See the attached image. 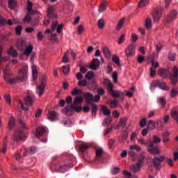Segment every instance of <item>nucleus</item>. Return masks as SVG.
I'll return each mask as SVG.
<instances>
[{
    "label": "nucleus",
    "mask_w": 178,
    "mask_h": 178,
    "mask_svg": "<svg viewBox=\"0 0 178 178\" xmlns=\"http://www.w3.org/2000/svg\"><path fill=\"white\" fill-rule=\"evenodd\" d=\"M6 141H8V136H6L3 139L2 152L5 154L6 152Z\"/></svg>",
    "instance_id": "e2e57ef3"
},
{
    "label": "nucleus",
    "mask_w": 178,
    "mask_h": 178,
    "mask_svg": "<svg viewBox=\"0 0 178 178\" xmlns=\"http://www.w3.org/2000/svg\"><path fill=\"white\" fill-rule=\"evenodd\" d=\"M104 124H106L108 126L111 123H112V118L111 117H106L104 120Z\"/></svg>",
    "instance_id": "338daca9"
},
{
    "label": "nucleus",
    "mask_w": 178,
    "mask_h": 178,
    "mask_svg": "<svg viewBox=\"0 0 178 178\" xmlns=\"http://www.w3.org/2000/svg\"><path fill=\"white\" fill-rule=\"evenodd\" d=\"M125 54L127 58H133L136 55V47H134V44H129L125 49Z\"/></svg>",
    "instance_id": "1a4fd4ad"
},
{
    "label": "nucleus",
    "mask_w": 178,
    "mask_h": 178,
    "mask_svg": "<svg viewBox=\"0 0 178 178\" xmlns=\"http://www.w3.org/2000/svg\"><path fill=\"white\" fill-rule=\"evenodd\" d=\"M145 26L147 30H150L151 27H152V20L149 17H147L145 21Z\"/></svg>",
    "instance_id": "f704fd0d"
},
{
    "label": "nucleus",
    "mask_w": 178,
    "mask_h": 178,
    "mask_svg": "<svg viewBox=\"0 0 178 178\" xmlns=\"http://www.w3.org/2000/svg\"><path fill=\"white\" fill-rule=\"evenodd\" d=\"M71 94H72V95H79L80 94H83V90H81V89L74 88L72 91Z\"/></svg>",
    "instance_id": "5fc2aeb1"
},
{
    "label": "nucleus",
    "mask_w": 178,
    "mask_h": 178,
    "mask_svg": "<svg viewBox=\"0 0 178 178\" xmlns=\"http://www.w3.org/2000/svg\"><path fill=\"white\" fill-rule=\"evenodd\" d=\"M170 94H171V97H172V98H175V97H177L178 94V90H176L175 88H172L171 89Z\"/></svg>",
    "instance_id": "69168bd1"
},
{
    "label": "nucleus",
    "mask_w": 178,
    "mask_h": 178,
    "mask_svg": "<svg viewBox=\"0 0 178 178\" xmlns=\"http://www.w3.org/2000/svg\"><path fill=\"white\" fill-rule=\"evenodd\" d=\"M138 151L140 152L141 151V147L138 145H132L129 146V150L128 151V155L131 156L134 161V162H136L137 161V159L138 158V156L137 155V153L134 152Z\"/></svg>",
    "instance_id": "20e7f679"
},
{
    "label": "nucleus",
    "mask_w": 178,
    "mask_h": 178,
    "mask_svg": "<svg viewBox=\"0 0 178 178\" xmlns=\"http://www.w3.org/2000/svg\"><path fill=\"white\" fill-rule=\"evenodd\" d=\"M152 142L154 144H159V143H161V138H158V136L154 135L153 136V140H152Z\"/></svg>",
    "instance_id": "680f3d73"
},
{
    "label": "nucleus",
    "mask_w": 178,
    "mask_h": 178,
    "mask_svg": "<svg viewBox=\"0 0 178 178\" xmlns=\"http://www.w3.org/2000/svg\"><path fill=\"white\" fill-rule=\"evenodd\" d=\"M108 94H111L113 98H119L120 97H124V93L122 90H113V88L108 91Z\"/></svg>",
    "instance_id": "f8f14e48"
},
{
    "label": "nucleus",
    "mask_w": 178,
    "mask_h": 178,
    "mask_svg": "<svg viewBox=\"0 0 178 178\" xmlns=\"http://www.w3.org/2000/svg\"><path fill=\"white\" fill-rule=\"evenodd\" d=\"M47 128L45 127H38L36 129L35 137H36V138H40V137H42V136H44V134H45Z\"/></svg>",
    "instance_id": "2eb2a0df"
},
{
    "label": "nucleus",
    "mask_w": 178,
    "mask_h": 178,
    "mask_svg": "<svg viewBox=\"0 0 178 178\" xmlns=\"http://www.w3.org/2000/svg\"><path fill=\"white\" fill-rule=\"evenodd\" d=\"M147 129L149 130H154L155 129V122L154 120H150L147 123Z\"/></svg>",
    "instance_id": "37998d69"
},
{
    "label": "nucleus",
    "mask_w": 178,
    "mask_h": 178,
    "mask_svg": "<svg viewBox=\"0 0 178 178\" xmlns=\"http://www.w3.org/2000/svg\"><path fill=\"white\" fill-rule=\"evenodd\" d=\"M28 76L29 68L27 66H24L20 69L17 76L13 79H12V71H10V69L6 68L3 71V79L7 84H15V83H17L19 80L25 81V80H27Z\"/></svg>",
    "instance_id": "f257e3e1"
},
{
    "label": "nucleus",
    "mask_w": 178,
    "mask_h": 178,
    "mask_svg": "<svg viewBox=\"0 0 178 178\" xmlns=\"http://www.w3.org/2000/svg\"><path fill=\"white\" fill-rule=\"evenodd\" d=\"M149 5V0H141L139 2V8H143L144 6H148Z\"/></svg>",
    "instance_id": "a18cd8bd"
},
{
    "label": "nucleus",
    "mask_w": 178,
    "mask_h": 178,
    "mask_svg": "<svg viewBox=\"0 0 178 178\" xmlns=\"http://www.w3.org/2000/svg\"><path fill=\"white\" fill-rule=\"evenodd\" d=\"M86 104H91L92 102H99V99H101V97L99 95H95L91 93L85 94Z\"/></svg>",
    "instance_id": "423d86ee"
},
{
    "label": "nucleus",
    "mask_w": 178,
    "mask_h": 178,
    "mask_svg": "<svg viewBox=\"0 0 178 178\" xmlns=\"http://www.w3.org/2000/svg\"><path fill=\"white\" fill-rule=\"evenodd\" d=\"M166 98L165 97H160L157 99V103L162 106V108H165L166 106Z\"/></svg>",
    "instance_id": "cd10ccee"
},
{
    "label": "nucleus",
    "mask_w": 178,
    "mask_h": 178,
    "mask_svg": "<svg viewBox=\"0 0 178 178\" xmlns=\"http://www.w3.org/2000/svg\"><path fill=\"white\" fill-rule=\"evenodd\" d=\"M69 72H70V65H67L63 66V73L64 74H67Z\"/></svg>",
    "instance_id": "6e6d98bb"
},
{
    "label": "nucleus",
    "mask_w": 178,
    "mask_h": 178,
    "mask_svg": "<svg viewBox=\"0 0 178 178\" xmlns=\"http://www.w3.org/2000/svg\"><path fill=\"white\" fill-rule=\"evenodd\" d=\"M45 91V82H42L40 86L37 87L36 92L39 95V97H41L44 92Z\"/></svg>",
    "instance_id": "aec40b11"
},
{
    "label": "nucleus",
    "mask_w": 178,
    "mask_h": 178,
    "mask_svg": "<svg viewBox=\"0 0 178 178\" xmlns=\"http://www.w3.org/2000/svg\"><path fill=\"white\" fill-rule=\"evenodd\" d=\"M147 151L152 154V155H159L161 154V149L156 146H154L152 140H149V144L147 145Z\"/></svg>",
    "instance_id": "0eeeda50"
},
{
    "label": "nucleus",
    "mask_w": 178,
    "mask_h": 178,
    "mask_svg": "<svg viewBox=\"0 0 178 178\" xmlns=\"http://www.w3.org/2000/svg\"><path fill=\"white\" fill-rule=\"evenodd\" d=\"M32 74L33 80H37V79H38V72L37 71V67H32Z\"/></svg>",
    "instance_id": "e433bc0d"
},
{
    "label": "nucleus",
    "mask_w": 178,
    "mask_h": 178,
    "mask_svg": "<svg viewBox=\"0 0 178 178\" xmlns=\"http://www.w3.org/2000/svg\"><path fill=\"white\" fill-rule=\"evenodd\" d=\"M145 158V152H142L140 155H139V158H138V162L139 163L143 165V162H144V159Z\"/></svg>",
    "instance_id": "8fccbe9b"
},
{
    "label": "nucleus",
    "mask_w": 178,
    "mask_h": 178,
    "mask_svg": "<svg viewBox=\"0 0 178 178\" xmlns=\"http://www.w3.org/2000/svg\"><path fill=\"white\" fill-rule=\"evenodd\" d=\"M58 113L55 111H49V119L51 122H55V120H58Z\"/></svg>",
    "instance_id": "5701e85b"
},
{
    "label": "nucleus",
    "mask_w": 178,
    "mask_h": 178,
    "mask_svg": "<svg viewBox=\"0 0 178 178\" xmlns=\"http://www.w3.org/2000/svg\"><path fill=\"white\" fill-rule=\"evenodd\" d=\"M97 26L99 29H104L105 27V20L104 19H100L97 22Z\"/></svg>",
    "instance_id": "864d4df0"
},
{
    "label": "nucleus",
    "mask_w": 178,
    "mask_h": 178,
    "mask_svg": "<svg viewBox=\"0 0 178 178\" xmlns=\"http://www.w3.org/2000/svg\"><path fill=\"white\" fill-rule=\"evenodd\" d=\"M56 27H58V21L54 22L51 25V30L47 29L45 33H47V34H51V33H54V31L56 30Z\"/></svg>",
    "instance_id": "7c9ffc66"
},
{
    "label": "nucleus",
    "mask_w": 178,
    "mask_h": 178,
    "mask_svg": "<svg viewBox=\"0 0 178 178\" xmlns=\"http://www.w3.org/2000/svg\"><path fill=\"white\" fill-rule=\"evenodd\" d=\"M37 152V148L35 147L32 146L31 147L25 148L24 151H23V156H27L29 155H33V154Z\"/></svg>",
    "instance_id": "4468645a"
},
{
    "label": "nucleus",
    "mask_w": 178,
    "mask_h": 178,
    "mask_svg": "<svg viewBox=\"0 0 178 178\" xmlns=\"http://www.w3.org/2000/svg\"><path fill=\"white\" fill-rule=\"evenodd\" d=\"M84 98L81 96L76 97L74 99L73 103L71 104V106H66L63 109L67 116H72L73 115V111L75 112H81L83 107L79 106L81 104H83Z\"/></svg>",
    "instance_id": "f03ea898"
},
{
    "label": "nucleus",
    "mask_w": 178,
    "mask_h": 178,
    "mask_svg": "<svg viewBox=\"0 0 178 178\" xmlns=\"http://www.w3.org/2000/svg\"><path fill=\"white\" fill-rule=\"evenodd\" d=\"M105 10H106V4H105V3H103L100 5L98 12L99 13H102L103 12H105Z\"/></svg>",
    "instance_id": "bf43d9fd"
},
{
    "label": "nucleus",
    "mask_w": 178,
    "mask_h": 178,
    "mask_svg": "<svg viewBox=\"0 0 178 178\" xmlns=\"http://www.w3.org/2000/svg\"><path fill=\"white\" fill-rule=\"evenodd\" d=\"M177 77H178V68L175 66L172 68V74L170 75V79L173 86L177 84Z\"/></svg>",
    "instance_id": "9d476101"
},
{
    "label": "nucleus",
    "mask_w": 178,
    "mask_h": 178,
    "mask_svg": "<svg viewBox=\"0 0 178 178\" xmlns=\"http://www.w3.org/2000/svg\"><path fill=\"white\" fill-rule=\"evenodd\" d=\"M4 98H5L6 103L8 104L9 105H10V104L12 102V98L10 97V95L6 94L4 95Z\"/></svg>",
    "instance_id": "0e129e2a"
},
{
    "label": "nucleus",
    "mask_w": 178,
    "mask_h": 178,
    "mask_svg": "<svg viewBox=\"0 0 178 178\" xmlns=\"http://www.w3.org/2000/svg\"><path fill=\"white\" fill-rule=\"evenodd\" d=\"M73 165V163H70L68 164L61 165L60 172L61 173H64V172H66L69 169V168H72Z\"/></svg>",
    "instance_id": "c756f323"
},
{
    "label": "nucleus",
    "mask_w": 178,
    "mask_h": 178,
    "mask_svg": "<svg viewBox=\"0 0 178 178\" xmlns=\"http://www.w3.org/2000/svg\"><path fill=\"white\" fill-rule=\"evenodd\" d=\"M13 137L15 141H20L23 137V131L22 129L15 130Z\"/></svg>",
    "instance_id": "f3484780"
},
{
    "label": "nucleus",
    "mask_w": 178,
    "mask_h": 178,
    "mask_svg": "<svg viewBox=\"0 0 178 178\" xmlns=\"http://www.w3.org/2000/svg\"><path fill=\"white\" fill-rule=\"evenodd\" d=\"M159 80L153 81L150 84V90L151 91H155V88L159 87Z\"/></svg>",
    "instance_id": "c9c22d12"
},
{
    "label": "nucleus",
    "mask_w": 178,
    "mask_h": 178,
    "mask_svg": "<svg viewBox=\"0 0 178 178\" xmlns=\"http://www.w3.org/2000/svg\"><path fill=\"white\" fill-rule=\"evenodd\" d=\"M24 23H30L31 22V17L29 15H26L23 19Z\"/></svg>",
    "instance_id": "774afa93"
},
{
    "label": "nucleus",
    "mask_w": 178,
    "mask_h": 178,
    "mask_svg": "<svg viewBox=\"0 0 178 178\" xmlns=\"http://www.w3.org/2000/svg\"><path fill=\"white\" fill-rule=\"evenodd\" d=\"M171 117L172 118V119H174V120H176V122H178V111L172 110Z\"/></svg>",
    "instance_id": "79ce46f5"
},
{
    "label": "nucleus",
    "mask_w": 178,
    "mask_h": 178,
    "mask_svg": "<svg viewBox=\"0 0 178 178\" xmlns=\"http://www.w3.org/2000/svg\"><path fill=\"white\" fill-rule=\"evenodd\" d=\"M141 163H137L133 165L131 168L133 169L134 172H138L141 169Z\"/></svg>",
    "instance_id": "a19ab883"
},
{
    "label": "nucleus",
    "mask_w": 178,
    "mask_h": 178,
    "mask_svg": "<svg viewBox=\"0 0 178 178\" xmlns=\"http://www.w3.org/2000/svg\"><path fill=\"white\" fill-rule=\"evenodd\" d=\"M54 10H55V8L51 6L47 10V16L49 17H51V19H56L58 17V15L54 13Z\"/></svg>",
    "instance_id": "412c9836"
},
{
    "label": "nucleus",
    "mask_w": 178,
    "mask_h": 178,
    "mask_svg": "<svg viewBox=\"0 0 178 178\" xmlns=\"http://www.w3.org/2000/svg\"><path fill=\"white\" fill-rule=\"evenodd\" d=\"M110 105H111V108H112L113 109H115V108H118V106H119V102H118L117 99L112 100L110 102Z\"/></svg>",
    "instance_id": "09e8293b"
},
{
    "label": "nucleus",
    "mask_w": 178,
    "mask_h": 178,
    "mask_svg": "<svg viewBox=\"0 0 178 178\" xmlns=\"http://www.w3.org/2000/svg\"><path fill=\"white\" fill-rule=\"evenodd\" d=\"M84 33V26L83 24H81L78 26L77 27V33L81 35Z\"/></svg>",
    "instance_id": "13d9d810"
},
{
    "label": "nucleus",
    "mask_w": 178,
    "mask_h": 178,
    "mask_svg": "<svg viewBox=\"0 0 178 178\" xmlns=\"http://www.w3.org/2000/svg\"><path fill=\"white\" fill-rule=\"evenodd\" d=\"M96 160L99 161L101 159V156H102V154H104V149L102 147H99L96 149Z\"/></svg>",
    "instance_id": "bb28decb"
},
{
    "label": "nucleus",
    "mask_w": 178,
    "mask_h": 178,
    "mask_svg": "<svg viewBox=\"0 0 178 178\" xmlns=\"http://www.w3.org/2000/svg\"><path fill=\"white\" fill-rule=\"evenodd\" d=\"M152 67L150 68V76L155 77L156 75V69L159 67V63L155 61V60H152L151 62Z\"/></svg>",
    "instance_id": "9b49d317"
},
{
    "label": "nucleus",
    "mask_w": 178,
    "mask_h": 178,
    "mask_svg": "<svg viewBox=\"0 0 178 178\" xmlns=\"http://www.w3.org/2000/svg\"><path fill=\"white\" fill-rule=\"evenodd\" d=\"M113 62L117 65V66H120V59L119 58V56L114 55L113 56Z\"/></svg>",
    "instance_id": "de8ad7c7"
},
{
    "label": "nucleus",
    "mask_w": 178,
    "mask_h": 178,
    "mask_svg": "<svg viewBox=\"0 0 178 178\" xmlns=\"http://www.w3.org/2000/svg\"><path fill=\"white\" fill-rule=\"evenodd\" d=\"M152 17L154 22H158L162 17V11L159 9H156L153 11Z\"/></svg>",
    "instance_id": "dca6fc26"
},
{
    "label": "nucleus",
    "mask_w": 178,
    "mask_h": 178,
    "mask_svg": "<svg viewBox=\"0 0 178 178\" xmlns=\"http://www.w3.org/2000/svg\"><path fill=\"white\" fill-rule=\"evenodd\" d=\"M163 161H165V156H159L152 159V165L157 170H161Z\"/></svg>",
    "instance_id": "39448f33"
},
{
    "label": "nucleus",
    "mask_w": 178,
    "mask_h": 178,
    "mask_svg": "<svg viewBox=\"0 0 178 178\" xmlns=\"http://www.w3.org/2000/svg\"><path fill=\"white\" fill-rule=\"evenodd\" d=\"M16 45L19 51H24V55L26 56L31 55L34 49V46H33V44H29L27 46V42L23 40L17 42Z\"/></svg>",
    "instance_id": "7ed1b4c3"
},
{
    "label": "nucleus",
    "mask_w": 178,
    "mask_h": 178,
    "mask_svg": "<svg viewBox=\"0 0 178 178\" xmlns=\"http://www.w3.org/2000/svg\"><path fill=\"white\" fill-rule=\"evenodd\" d=\"M102 84L104 86V87H106L107 91H109L113 88V83H112V81H111L108 78H104L103 79Z\"/></svg>",
    "instance_id": "a211bd4d"
},
{
    "label": "nucleus",
    "mask_w": 178,
    "mask_h": 178,
    "mask_svg": "<svg viewBox=\"0 0 178 178\" xmlns=\"http://www.w3.org/2000/svg\"><path fill=\"white\" fill-rule=\"evenodd\" d=\"M168 72H169L166 69L160 68L157 71V74L160 76V77H162L163 79H165L166 76H168Z\"/></svg>",
    "instance_id": "393cba45"
},
{
    "label": "nucleus",
    "mask_w": 178,
    "mask_h": 178,
    "mask_svg": "<svg viewBox=\"0 0 178 178\" xmlns=\"http://www.w3.org/2000/svg\"><path fill=\"white\" fill-rule=\"evenodd\" d=\"M88 148H90L88 143H83L80 145L79 151L81 153V155H83V158H86V155L88 154Z\"/></svg>",
    "instance_id": "ddd939ff"
},
{
    "label": "nucleus",
    "mask_w": 178,
    "mask_h": 178,
    "mask_svg": "<svg viewBox=\"0 0 178 178\" xmlns=\"http://www.w3.org/2000/svg\"><path fill=\"white\" fill-rule=\"evenodd\" d=\"M103 54L105 58H111V51L108 47H105L103 48Z\"/></svg>",
    "instance_id": "ea45409f"
},
{
    "label": "nucleus",
    "mask_w": 178,
    "mask_h": 178,
    "mask_svg": "<svg viewBox=\"0 0 178 178\" xmlns=\"http://www.w3.org/2000/svg\"><path fill=\"white\" fill-rule=\"evenodd\" d=\"M24 102L27 106H31L34 104V99L31 96H28L25 98Z\"/></svg>",
    "instance_id": "c85d7f7f"
},
{
    "label": "nucleus",
    "mask_w": 178,
    "mask_h": 178,
    "mask_svg": "<svg viewBox=\"0 0 178 178\" xmlns=\"http://www.w3.org/2000/svg\"><path fill=\"white\" fill-rule=\"evenodd\" d=\"M159 88L163 90V91H169L170 90V88L166 86V83L160 80H159Z\"/></svg>",
    "instance_id": "b1692460"
},
{
    "label": "nucleus",
    "mask_w": 178,
    "mask_h": 178,
    "mask_svg": "<svg viewBox=\"0 0 178 178\" xmlns=\"http://www.w3.org/2000/svg\"><path fill=\"white\" fill-rule=\"evenodd\" d=\"M177 15H178L177 10H175V9L171 10L166 17L167 23H170L172 22H174V20H176V18L177 17Z\"/></svg>",
    "instance_id": "6e6552de"
},
{
    "label": "nucleus",
    "mask_w": 178,
    "mask_h": 178,
    "mask_svg": "<svg viewBox=\"0 0 178 178\" xmlns=\"http://www.w3.org/2000/svg\"><path fill=\"white\" fill-rule=\"evenodd\" d=\"M67 55H69V51H66L64 54V56L62 58L63 63H67V62H69V57H67Z\"/></svg>",
    "instance_id": "4d7b16f0"
},
{
    "label": "nucleus",
    "mask_w": 178,
    "mask_h": 178,
    "mask_svg": "<svg viewBox=\"0 0 178 178\" xmlns=\"http://www.w3.org/2000/svg\"><path fill=\"white\" fill-rule=\"evenodd\" d=\"M94 76H95V74H94V72L90 71L86 74L85 77L86 79H87V80H92V79H94Z\"/></svg>",
    "instance_id": "3c124183"
},
{
    "label": "nucleus",
    "mask_w": 178,
    "mask_h": 178,
    "mask_svg": "<svg viewBox=\"0 0 178 178\" xmlns=\"http://www.w3.org/2000/svg\"><path fill=\"white\" fill-rule=\"evenodd\" d=\"M138 143L141 144L142 145H147L148 147V144H149V140L148 142L145 141V139L143 138H140L138 139Z\"/></svg>",
    "instance_id": "603ef678"
},
{
    "label": "nucleus",
    "mask_w": 178,
    "mask_h": 178,
    "mask_svg": "<svg viewBox=\"0 0 178 178\" xmlns=\"http://www.w3.org/2000/svg\"><path fill=\"white\" fill-rule=\"evenodd\" d=\"M170 134L169 133V131H165L163 134V143H164V144H166L167 143H169V141H170V139H169V135Z\"/></svg>",
    "instance_id": "72a5a7b5"
},
{
    "label": "nucleus",
    "mask_w": 178,
    "mask_h": 178,
    "mask_svg": "<svg viewBox=\"0 0 178 178\" xmlns=\"http://www.w3.org/2000/svg\"><path fill=\"white\" fill-rule=\"evenodd\" d=\"M8 55H11L13 58H17L18 54L16 49H13V47H10L8 50Z\"/></svg>",
    "instance_id": "473e14b6"
},
{
    "label": "nucleus",
    "mask_w": 178,
    "mask_h": 178,
    "mask_svg": "<svg viewBox=\"0 0 178 178\" xmlns=\"http://www.w3.org/2000/svg\"><path fill=\"white\" fill-rule=\"evenodd\" d=\"M124 18H122L121 19H120L116 26V30H118V31L122 30V27H123V24H124Z\"/></svg>",
    "instance_id": "4c0bfd02"
},
{
    "label": "nucleus",
    "mask_w": 178,
    "mask_h": 178,
    "mask_svg": "<svg viewBox=\"0 0 178 178\" xmlns=\"http://www.w3.org/2000/svg\"><path fill=\"white\" fill-rule=\"evenodd\" d=\"M128 120H129V118L127 117H122L120 118L118 127H126V124H127Z\"/></svg>",
    "instance_id": "a878e982"
},
{
    "label": "nucleus",
    "mask_w": 178,
    "mask_h": 178,
    "mask_svg": "<svg viewBox=\"0 0 178 178\" xmlns=\"http://www.w3.org/2000/svg\"><path fill=\"white\" fill-rule=\"evenodd\" d=\"M28 13H34L33 11V3H31L29 0H28V8H27Z\"/></svg>",
    "instance_id": "052dcab7"
},
{
    "label": "nucleus",
    "mask_w": 178,
    "mask_h": 178,
    "mask_svg": "<svg viewBox=\"0 0 178 178\" xmlns=\"http://www.w3.org/2000/svg\"><path fill=\"white\" fill-rule=\"evenodd\" d=\"M102 112L104 116H110L111 115V110L106 107V106H101Z\"/></svg>",
    "instance_id": "2f4dec72"
},
{
    "label": "nucleus",
    "mask_w": 178,
    "mask_h": 178,
    "mask_svg": "<svg viewBox=\"0 0 178 178\" xmlns=\"http://www.w3.org/2000/svg\"><path fill=\"white\" fill-rule=\"evenodd\" d=\"M18 123L23 130H29L27 125H26V122H24L22 118L18 119Z\"/></svg>",
    "instance_id": "58836bf2"
},
{
    "label": "nucleus",
    "mask_w": 178,
    "mask_h": 178,
    "mask_svg": "<svg viewBox=\"0 0 178 178\" xmlns=\"http://www.w3.org/2000/svg\"><path fill=\"white\" fill-rule=\"evenodd\" d=\"M101 62L98 58H94L91 63V64L89 65V68L92 69V70H97V67H99Z\"/></svg>",
    "instance_id": "6ab92c4d"
},
{
    "label": "nucleus",
    "mask_w": 178,
    "mask_h": 178,
    "mask_svg": "<svg viewBox=\"0 0 178 178\" xmlns=\"http://www.w3.org/2000/svg\"><path fill=\"white\" fill-rule=\"evenodd\" d=\"M16 1L15 0H8V8L10 9L13 10L15 8H16Z\"/></svg>",
    "instance_id": "c03bdc74"
},
{
    "label": "nucleus",
    "mask_w": 178,
    "mask_h": 178,
    "mask_svg": "<svg viewBox=\"0 0 178 178\" xmlns=\"http://www.w3.org/2000/svg\"><path fill=\"white\" fill-rule=\"evenodd\" d=\"M97 112H98V107L96 104H92V118H95L97 115Z\"/></svg>",
    "instance_id": "49530a36"
},
{
    "label": "nucleus",
    "mask_w": 178,
    "mask_h": 178,
    "mask_svg": "<svg viewBox=\"0 0 178 178\" xmlns=\"http://www.w3.org/2000/svg\"><path fill=\"white\" fill-rule=\"evenodd\" d=\"M15 126H16V120L15 119V117L11 116L8 120V129L10 130H13Z\"/></svg>",
    "instance_id": "4be33fe9"
}]
</instances>
